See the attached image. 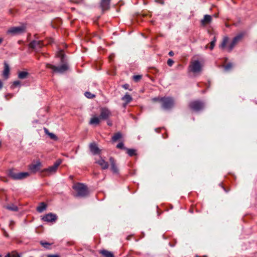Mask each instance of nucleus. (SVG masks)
Masks as SVG:
<instances>
[{"label":"nucleus","mask_w":257,"mask_h":257,"mask_svg":"<svg viewBox=\"0 0 257 257\" xmlns=\"http://www.w3.org/2000/svg\"><path fill=\"white\" fill-rule=\"evenodd\" d=\"M9 176L14 180H21L29 176V173L28 172L16 173L14 170L11 169L9 171Z\"/></svg>","instance_id":"nucleus-5"},{"label":"nucleus","mask_w":257,"mask_h":257,"mask_svg":"<svg viewBox=\"0 0 257 257\" xmlns=\"http://www.w3.org/2000/svg\"><path fill=\"white\" fill-rule=\"evenodd\" d=\"M10 73V67L7 62L4 63V70L3 71V76L6 78H8Z\"/></svg>","instance_id":"nucleus-19"},{"label":"nucleus","mask_w":257,"mask_h":257,"mask_svg":"<svg viewBox=\"0 0 257 257\" xmlns=\"http://www.w3.org/2000/svg\"><path fill=\"white\" fill-rule=\"evenodd\" d=\"M169 55L170 56H173L174 55V52L173 51H170L169 52Z\"/></svg>","instance_id":"nucleus-43"},{"label":"nucleus","mask_w":257,"mask_h":257,"mask_svg":"<svg viewBox=\"0 0 257 257\" xmlns=\"http://www.w3.org/2000/svg\"><path fill=\"white\" fill-rule=\"evenodd\" d=\"M20 84H21V82L20 81H19V80L15 81L13 82L12 87H17L18 86H20Z\"/></svg>","instance_id":"nucleus-36"},{"label":"nucleus","mask_w":257,"mask_h":257,"mask_svg":"<svg viewBox=\"0 0 257 257\" xmlns=\"http://www.w3.org/2000/svg\"><path fill=\"white\" fill-rule=\"evenodd\" d=\"M162 108L165 110L171 109L174 105V100L171 97H163L160 98Z\"/></svg>","instance_id":"nucleus-2"},{"label":"nucleus","mask_w":257,"mask_h":257,"mask_svg":"<svg viewBox=\"0 0 257 257\" xmlns=\"http://www.w3.org/2000/svg\"><path fill=\"white\" fill-rule=\"evenodd\" d=\"M116 148L118 149H122V150H126V148L124 147V144L122 142L119 143L117 145Z\"/></svg>","instance_id":"nucleus-33"},{"label":"nucleus","mask_w":257,"mask_h":257,"mask_svg":"<svg viewBox=\"0 0 257 257\" xmlns=\"http://www.w3.org/2000/svg\"><path fill=\"white\" fill-rule=\"evenodd\" d=\"M58 219V216L56 214L53 213H49L44 215L42 219L45 222L54 223Z\"/></svg>","instance_id":"nucleus-9"},{"label":"nucleus","mask_w":257,"mask_h":257,"mask_svg":"<svg viewBox=\"0 0 257 257\" xmlns=\"http://www.w3.org/2000/svg\"><path fill=\"white\" fill-rule=\"evenodd\" d=\"M3 39L2 38H0V44L3 42Z\"/></svg>","instance_id":"nucleus-48"},{"label":"nucleus","mask_w":257,"mask_h":257,"mask_svg":"<svg viewBox=\"0 0 257 257\" xmlns=\"http://www.w3.org/2000/svg\"><path fill=\"white\" fill-rule=\"evenodd\" d=\"M100 253L104 257H114L112 252L105 249L100 250Z\"/></svg>","instance_id":"nucleus-21"},{"label":"nucleus","mask_w":257,"mask_h":257,"mask_svg":"<svg viewBox=\"0 0 257 257\" xmlns=\"http://www.w3.org/2000/svg\"><path fill=\"white\" fill-rule=\"evenodd\" d=\"M109 162L110 163V169L113 173L115 174H118L119 170L117 168L114 159L111 157H110Z\"/></svg>","instance_id":"nucleus-13"},{"label":"nucleus","mask_w":257,"mask_h":257,"mask_svg":"<svg viewBox=\"0 0 257 257\" xmlns=\"http://www.w3.org/2000/svg\"><path fill=\"white\" fill-rule=\"evenodd\" d=\"M128 86H129V85H128V84H124V85L122 86V87H123L124 89H127L128 88Z\"/></svg>","instance_id":"nucleus-42"},{"label":"nucleus","mask_w":257,"mask_h":257,"mask_svg":"<svg viewBox=\"0 0 257 257\" xmlns=\"http://www.w3.org/2000/svg\"><path fill=\"white\" fill-rule=\"evenodd\" d=\"M72 188L76 192V194L74 195L75 197H85L88 194L86 186L82 183H77Z\"/></svg>","instance_id":"nucleus-1"},{"label":"nucleus","mask_w":257,"mask_h":257,"mask_svg":"<svg viewBox=\"0 0 257 257\" xmlns=\"http://www.w3.org/2000/svg\"><path fill=\"white\" fill-rule=\"evenodd\" d=\"M5 257H20V256L17 253L12 252V253L7 254Z\"/></svg>","instance_id":"nucleus-32"},{"label":"nucleus","mask_w":257,"mask_h":257,"mask_svg":"<svg viewBox=\"0 0 257 257\" xmlns=\"http://www.w3.org/2000/svg\"><path fill=\"white\" fill-rule=\"evenodd\" d=\"M174 63V61L172 59H169L167 61V64L169 66H172Z\"/></svg>","instance_id":"nucleus-37"},{"label":"nucleus","mask_w":257,"mask_h":257,"mask_svg":"<svg viewBox=\"0 0 257 257\" xmlns=\"http://www.w3.org/2000/svg\"><path fill=\"white\" fill-rule=\"evenodd\" d=\"M4 234H5V236H6V237H8L9 236V235L8 234V233L7 232H4Z\"/></svg>","instance_id":"nucleus-45"},{"label":"nucleus","mask_w":257,"mask_h":257,"mask_svg":"<svg viewBox=\"0 0 257 257\" xmlns=\"http://www.w3.org/2000/svg\"><path fill=\"white\" fill-rule=\"evenodd\" d=\"M202 65L198 60H193L190 62L189 70L194 73H198L202 71Z\"/></svg>","instance_id":"nucleus-4"},{"label":"nucleus","mask_w":257,"mask_h":257,"mask_svg":"<svg viewBox=\"0 0 257 257\" xmlns=\"http://www.w3.org/2000/svg\"><path fill=\"white\" fill-rule=\"evenodd\" d=\"M62 63V64L60 66H56L51 64L47 63L46 64V67L51 69L54 72L62 74L68 70L69 66L65 62Z\"/></svg>","instance_id":"nucleus-3"},{"label":"nucleus","mask_w":257,"mask_h":257,"mask_svg":"<svg viewBox=\"0 0 257 257\" xmlns=\"http://www.w3.org/2000/svg\"><path fill=\"white\" fill-rule=\"evenodd\" d=\"M96 163L101 166L103 170L107 169L108 168L109 165L108 162L102 159H100L97 161Z\"/></svg>","instance_id":"nucleus-18"},{"label":"nucleus","mask_w":257,"mask_h":257,"mask_svg":"<svg viewBox=\"0 0 257 257\" xmlns=\"http://www.w3.org/2000/svg\"><path fill=\"white\" fill-rule=\"evenodd\" d=\"M62 161L60 160H58L53 166L49 167L48 168L44 169L42 172L46 175H50L53 174L57 171V170L60 165L61 164Z\"/></svg>","instance_id":"nucleus-6"},{"label":"nucleus","mask_w":257,"mask_h":257,"mask_svg":"<svg viewBox=\"0 0 257 257\" xmlns=\"http://www.w3.org/2000/svg\"><path fill=\"white\" fill-rule=\"evenodd\" d=\"M41 244H42V246H43L45 247H47V245H50V244L48 242L43 241H41Z\"/></svg>","instance_id":"nucleus-38"},{"label":"nucleus","mask_w":257,"mask_h":257,"mask_svg":"<svg viewBox=\"0 0 257 257\" xmlns=\"http://www.w3.org/2000/svg\"><path fill=\"white\" fill-rule=\"evenodd\" d=\"M212 21V18L211 16L208 15H205L204 16V18L201 21V23L202 25H205L206 24H208L211 23Z\"/></svg>","instance_id":"nucleus-17"},{"label":"nucleus","mask_w":257,"mask_h":257,"mask_svg":"<svg viewBox=\"0 0 257 257\" xmlns=\"http://www.w3.org/2000/svg\"><path fill=\"white\" fill-rule=\"evenodd\" d=\"M107 124H108V125H111V124H111V122H110L108 121V122H107Z\"/></svg>","instance_id":"nucleus-47"},{"label":"nucleus","mask_w":257,"mask_h":257,"mask_svg":"<svg viewBox=\"0 0 257 257\" xmlns=\"http://www.w3.org/2000/svg\"><path fill=\"white\" fill-rule=\"evenodd\" d=\"M160 98L161 97H155L152 99V100L153 101H159L160 102Z\"/></svg>","instance_id":"nucleus-40"},{"label":"nucleus","mask_w":257,"mask_h":257,"mask_svg":"<svg viewBox=\"0 0 257 257\" xmlns=\"http://www.w3.org/2000/svg\"><path fill=\"white\" fill-rule=\"evenodd\" d=\"M128 103H126V102H125L123 104V107L125 108L126 105Z\"/></svg>","instance_id":"nucleus-44"},{"label":"nucleus","mask_w":257,"mask_h":257,"mask_svg":"<svg viewBox=\"0 0 257 257\" xmlns=\"http://www.w3.org/2000/svg\"><path fill=\"white\" fill-rule=\"evenodd\" d=\"M228 39H229L227 37H224L223 38V40L219 46V48L220 49H223L225 48V47H226V44L227 43V42L228 41Z\"/></svg>","instance_id":"nucleus-26"},{"label":"nucleus","mask_w":257,"mask_h":257,"mask_svg":"<svg viewBox=\"0 0 257 257\" xmlns=\"http://www.w3.org/2000/svg\"><path fill=\"white\" fill-rule=\"evenodd\" d=\"M29 73L26 71L20 72L18 74V78L21 79H24L27 77Z\"/></svg>","instance_id":"nucleus-28"},{"label":"nucleus","mask_w":257,"mask_h":257,"mask_svg":"<svg viewBox=\"0 0 257 257\" xmlns=\"http://www.w3.org/2000/svg\"><path fill=\"white\" fill-rule=\"evenodd\" d=\"M141 78L142 76L139 75H134L133 76V79L136 82L139 81L141 79Z\"/></svg>","instance_id":"nucleus-35"},{"label":"nucleus","mask_w":257,"mask_h":257,"mask_svg":"<svg viewBox=\"0 0 257 257\" xmlns=\"http://www.w3.org/2000/svg\"><path fill=\"white\" fill-rule=\"evenodd\" d=\"M1 256H2L1 255H0V257H1Z\"/></svg>","instance_id":"nucleus-50"},{"label":"nucleus","mask_w":257,"mask_h":257,"mask_svg":"<svg viewBox=\"0 0 257 257\" xmlns=\"http://www.w3.org/2000/svg\"><path fill=\"white\" fill-rule=\"evenodd\" d=\"M43 46V43L41 41L34 40L29 44V47L35 51H39Z\"/></svg>","instance_id":"nucleus-12"},{"label":"nucleus","mask_w":257,"mask_h":257,"mask_svg":"<svg viewBox=\"0 0 257 257\" xmlns=\"http://www.w3.org/2000/svg\"><path fill=\"white\" fill-rule=\"evenodd\" d=\"M243 37V34L240 33L234 37L227 48L228 52H230L235 46L242 39Z\"/></svg>","instance_id":"nucleus-8"},{"label":"nucleus","mask_w":257,"mask_h":257,"mask_svg":"<svg viewBox=\"0 0 257 257\" xmlns=\"http://www.w3.org/2000/svg\"><path fill=\"white\" fill-rule=\"evenodd\" d=\"M44 131L46 134L48 135L50 138L53 140H57L58 137L53 133H50L48 129L44 128Z\"/></svg>","instance_id":"nucleus-23"},{"label":"nucleus","mask_w":257,"mask_h":257,"mask_svg":"<svg viewBox=\"0 0 257 257\" xmlns=\"http://www.w3.org/2000/svg\"><path fill=\"white\" fill-rule=\"evenodd\" d=\"M125 150H126L127 154L130 157H133L136 155V151L135 149L126 148Z\"/></svg>","instance_id":"nucleus-29"},{"label":"nucleus","mask_w":257,"mask_h":257,"mask_svg":"<svg viewBox=\"0 0 257 257\" xmlns=\"http://www.w3.org/2000/svg\"><path fill=\"white\" fill-rule=\"evenodd\" d=\"M85 96L88 98H93L95 97V95L92 94L90 92H85L84 93Z\"/></svg>","instance_id":"nucleus-31"},{"label":"nucleus","mask_w":257,"mask_h":257,"mask_svg":"<svg viewBox=\"0 0 257 257\" xmlns=\"http://www.w3.org/2000/svg\"><path fill=\"white\" fill-rule=\"evenodd\" d=\"M89 149L90 152L94 155L99 154L101 151L95 143L90 144Z\"/></svg>","instance_id":"nucleus-15"},{"label":"nucleus","mask_w":257,"mask_h":257,"mask_svg":"<svg viewBox=\"0 0 257 257\" xmlns=\"http://www.w3.org/2000/svg\"><path fill=\"white\" fill-rule=\"evenodd\" d=\"M7 208L10 210L14 211H17L18 210V207L14 204L9 205L7 206Z\"/></svg>","instance_id":"nucleus-30"},{"label":"nucleus","mask_w":257,"mask_h":257,"mask_svg":"<svg viewBox=\"0 0 257 257\" xmlns=\"http://www.w3.org/2000/svg\"><path fill=\"white\" fill-rule=\"evenodd\" d=\"M215 17H218V15H215L214 16Z\"/></svg>","instance_id":"nucleus-49"},{"label":"nucleus","mask_w":257,"mask_h":257,"mask_svg":"<svg viewBox=\"0 0 257 257\" xmlns=\"http://www.w3.org/2000/svg\"><path fill=\"white\" fill-rule=\"evenodd\" d=\"M57 56L60 58L61 62L64 63L65 62V54L64 51L62 50H60L57 54Z\"/></svg>","instance_id":"nucleus-24"},{"label":"nucleus","mask_w":257,"mask_h":257,"mask_svg":"<svg viewBox=\"0 0 257 257\" xmlns=\"http://www.w3.org/2000/svg\"><path fill=\"white\" fill-rule=\"evenodd\" d=\"M110 110L106 107H102L100 109V118L102 120L107 119L111 115Z\"/></svg>","instance_id":"nucleus-11"},{"label":"nucleus","mask_w":257,"mask_h":257,"mask_svg":"<svg viewBox=\"0 0 257 257\" xmlns=\"http://www.w3.org/2000/svg\"><path fill=\"white\" fill-rule=\"evenodd\" d=\"M122 138V135L120 133L118 132L115 134L112 137V141L113 142H115L119 139Z\"/></svg>","instance_id":"nucleus-27"},{"label":"nucleus","mask_w":257,"mask_h":257,"mask_svg":"<svg viewBox=\"0 0 257 257\" xmlns=\"http://www.w3.org/2000/svg\"><path fill=\"white\" fill-rule=\"evenodd\" d=\"M46 204L44 202H41L37 207V211L40 213H42L46 210Z\"/></svg>","instance_id":"nucleus-22"},{"label":"nucleus","mask_w":257,"mask_h":257,"mask_svg":"<svg viewBox=\"0 0 257 257\" xmlns=\"http://www.w3.org/2000/svg\"><path fill=\"white\" fill-rule=\"evenodd\" d=\"M48 257H60L59 255L57 254H51L49 255Z\"/></svg>","instance_id":"nucleus-41"},{"label":"nucleus","mask_w":257,"mask_h":257,"mask_svg":"<svg viewBox=\"0 0 257 257\" xmlns=\"http://www.w3.org/2000/svg\"><path fill=\"white\" fill-rule=\"evenodd\" d=\"M216 41V38H215V37H214L213 40L212 41V42H214V43H215Z\"/></svg>","instance_id":"nucleus-46"},{"label":"nucleus","mask_w":257,"mask_h":257,"mask_svg":"<svg viewBox=\"0 0 257 257\" xmlns=\"http://www.w3.org/2000/svg\"><path fill=\"white\" fill-rule=\"evenodd\" d=\"M42 167V164L40 161H38L36 164H32L29 166V170L32 173H36L39 171Z\"/></svg>","instance_id":"nucleus-14"},{"label":"nucleus","mask_w":257,"mask_h":257,"mask_svg":"<svg viewBox=\"0 0 257 257\" xmlns=\"http://www.w3.org/2000/svg\"><path fill=\"white\" fill-rule=\"evenodd\" d=\"M232 67V64L231 63H229L225 66L224 69L225 70L228 71V70H230Z\"/></svg>","instance_id":"nucleus-34"},{"label":"nucleus","mask_w":257,"mask_h":257,"mask_svg":"<svg viewBox=\"0 0 257 257\" xmlns=\"http://www.w3.org/2000/svg\"><path fill=\"white\" fill-rule=\"evenodd\" d=\"M25 27L20 26V27H12L8 30V33L13 35H16L19 34L23 33L25 32Z\"/></svg>","instance_id":"nucleus-10"},{"label":"nucleus","mask_w":257,"mask_h":257,"mask_svg":"<svg viewBox=\"0 0 257 257\" xmlns=\"http://www.w3.org/2000/svg\"><path fill=\"white\" fill-rule=\"evenodd\" d=\"M100 117L94 116L90 119L89 124L95 125L98 124L100 122Z\"/></svg>","instance_id":"nucleus-20"},{"label":"nucleus","mask_w":257,"mask_h":257,"mask_svg":"<svg viewBox=\"0 0 257 257\" xmlns=\"http://www.w3.org/2000/svg\"><path fill=\"white\" fill-rule=\"evenodd\" d=\"M110 1L111 0H101L100 7L103 12L110 8Z\"/></svg>","instance_id":"nucleus-16"},{"label":"nucleus","mask_w":257,"mask_h":257,"mask_svg":"<svg viewBox=\"0 0 257 257\" xmlns=\"http://www.w3.org/2000/svg\"><path fill=\"white\" fill-rule=\"evenodd\" d=\"M189 106L191 109L195 111H199L203 109L204 103L200 100H194L190 102Z\"/></svg>","instance_id":"nucleus-7"},{"label":"nucleus","mask_w":257,"mask_h":257,"mask_svg":"<svg viewBox=\"0 0 257 257\" xmlns=\"http://www.w3.org/2000/svg\"><path fill=\"white\" fill-rule=\"evenodd\" d=\"M215 44L214 43V42H210V47H209V48L210 50H212L215 46Z\"/></svg>","instance_id":"nucleus-39"},{"label":"nucleus","mask_w":257,"mask_h":257,"mask_svg":"<svg viewBox=\"0 0 257 257\" xmlns=\"http://www.w3.org/2000/svg\"><path fill=\"white\" fill-rule=\"evenodd\" d=\"M121 99L126 102V103H130L133 99L132 96L126 93L121 98Z\"/></svg>","instance_id":"nucleus-25"}]
</instances>
